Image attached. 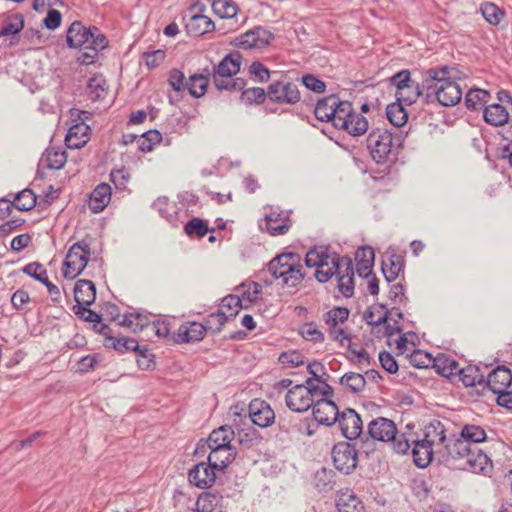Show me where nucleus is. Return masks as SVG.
Masks as SVG:
<instances>
[{"label":"nucleus","mask_w":512,"mask_h":512,"mask_svg":"<svg viewBox=\"0 0 512 512\" xmlns=\"http://www.w3.org/2000/svg\"><path fill=\"white\" fill-rule=\"evenodd\" d=\"M485 430L478 425L466 424L462 427L460 437L446 444L441 453V460L449 466L486 474L493 468L491 459L476 444L486 440Z\"/></svg>","instance_id":"f257e3e1"},{"label":"nucleus","mask_w":512,"mask_h":512,"mask_svg":"<svg viewBox=\"0 0 512 512\" xmlns=\"http://www.w3.org/2000/svg\"><path fill=\"white\" fill-rule=\"evenodd\" d=\"M456 69L450 66L429 68L422 80V88L425 89V101L428 103L437 100L439 104L450 107L458 104L462 98V90L459 84L452 79Z\"/></svg>","instance_id":"f03ea898"},{"label":"nucleus","mask_w":512,"mask_h":512,"mask_svg":"<svg viewBox=\"0 0 512 512\" xmlns=\"http://www.w3.org/2000/svg\"><path fill=\"white\" fill-rule=\"evenodd\" d=\"M66 42L70 48L83 49L77 61L81 65H91L98 59L100 51L108 47L107 37L96 26L86 27L74 21L66 32Z\"/></svg>","instance_id":"7ed1b4c3"},{"label":"nucleus","mask_w":512,"mask_h":512,"mask_svg":"<svg viewBox=\"0 0 512 512\" xmlns=\"http://www.w3.org/2000/svg\"><path fill=\"white\" fill-rule=\"evenodd\" d=\"M404 139L405 136L400 131L377 127L370 131L366 142L372 159L383 164L397 158Z\"/></svg>","instance_id":"20e7f679"},{"label":"nucleus","mask_w":512,"mask_h":512,"mask_svg":"<svg viewBox=\"0 0 512 512\" xmlns=\"http://www.w3.org/2000/svg\"><path fill=\"white\" fill-rule=\"evenodd\" d=\"M301 261L298 253H281L268 263L267 271L275 280H280L283 287L296 288L305 278Z\"/></svg>","instance_id":"39448f33"},{"label":"nucleus","mask_w":512,"mask_h":512,"mask_svg":"<svg viewBox=\"0 0 512 512\" xmlns=\"http://www.w3.org/2000/svg\"><path fill=\"white\" fill-rule=\"evenodd\" d=\"M241 59L239 52H233L213 66L212 80L219 91H239L246 86L243 78H233L240 71Z\"/></svg>","instance_id":"423d86ee"},{"label":"nucleus","mask_w":512,"mask_h":512,"mask_svg":"<svg viewBox=\"0 0 512 512\" xmlns=\"http://www.w3.org/2000/svg\"><path fill=\"white\" fill-rule=\"evenodd\" d=\"M395 452L405 454L412 447V457L414 464L419 468H426L432 461L434 453L441 456V449H434L427 444V440H421L413 432L401 433L398 440H395ZM443 463V461L440 459Z\"/></svg>","instance_id":"0eeeda50"},{"label":"nucleus","mask_w":512,"mask_h":512,"mask_svg":"<svg viewBox=\"0 0 512 512\" xmlns=\"http://www.w3.org/2000/svg\"><path fill=\"white\" fill-rule=\"evenodd\" d=\"M307 267H316L315 278L325 283L335 274L339 273L341 261L338 254H328V248L321 246L310 249L305 257Z\"/></svg>","instance_id":"6e6552de"},{"label":"nucleus","mask_w":512,"mask_h":512,"mask_svg":"<svg viewBox=\"0 0 512 512\" xmlns=\"http://www.w3.org/2000/svg\"><path fill=\"white\" fill-rule=\"evenodd\" d=\"M91 255L90 244L85 240L74 243L63 263V276L73 280L86 268Z\"/></svg>","instance_id":"1a4fd4ad"},{"label":"nucleus","mask_w":512,"mask_h":512,"mask_svg":"<svg viewBox=\"0 0 512 512\" xmlns=\"http://www.w3.org/2000/svg\"><path fill=\"white\" fill-rule=\"evenodd\" d=\"M332 459L334 467L345 475L351 474L358 464V450L355 444L349 441H342L332 448Z\"/></svg>","instance_id":"9d476101"},{"label":"nucleus","mask_w":512,"mask_h":512,"mask_svg":"<svg viewBox=\"0 0 512 512\" xmlns=\"http://www.w3.org/2000/svg\"><path fill=\"white\" fill-rule=\"evenodd\" d=\"M274 39L272 32L257 26L235 38L232 44L245 50L262 49L269 46Z\"/></svg>","instance_id":"9b49d317"},{"label":"nucleus","mask_w":512,"mask_h":512,"mask_svg":"<svg viewBox=\"0 0 512 512\" xmlns=\"http://www.w3.org/2000/svg\"><path fill=\"white\" fill-rule=\"evenodd\" d=\"M268 98L277 104L293 105L300 101L298 86L291 81H275L267 88Z\"/></svg>","instance_id":"f8f14e48"},{"label":"nucleus","mask_w":512,"mask_h":512,"mask_svg":"<svg viewBox=\"0 0 512 512\" xmlns=\"http://www.w3.org/2000/svg\"><path fill=\"white\" fill-rule=\"evenodd\" d=\"M368 434L373 440L381 442H392L393 450L395 451V440H398L399 435L395 423L384 417L373 419L368 424Z\"/></svg>","instance_id":"ddd939ff"},{"label":"nucleus","mask_w":512,"mask_h":512,"mask_svg":"<svg viewBox=\"0 0 512 512\" xmlns=\"http://www.w3.org/2000/svg\"><path fill=\"white\" fill-rule=\"evenodd\" d=\"M336 423H338L342 435L347 440H356L362 435L363 421L352 408H346L340 412Z\"/></svg>","instance_id":"4468645a"},{"label":"nucleus","mask_w":512,"mask_h":512,"mask_svg":"<svg viewBox=\"0 0 512 512\" xmlns=\"http://www.w3.org/2000/svg\"><path fill=\"white\" fill-rule=\"evenodd\" d=\"M234 437V431L229 426H220L217 429H214L208 439L205 442H202V440L197 444L195 454H199L200 452H205V448L212 449V448H220V449H226V448H235L231 445V441Z\"/></svg>","instance_id":"2eb2a0df"},{"label":"nucleus","mask_w":512,"mask_h":512,"mask_svg":"<svg viewBox=\"0 0 512 512\" xmlns=\"http://www.w3.org/2000/svg\"><path fill=\"white\" fill-rule=\"evenodd\" d=\"M216 472L208 462L202 461L189 470L188 481L197 488L207 489L215 483Z\"/></svg>","instance_id":"dca6fc26"},{"label":"nucleus","mask_w":512,"mask_h":512,"mask_svg":"<svg viewBox=\"0 0 512 512\" xmlns=\"http://www.w3.org/2000/svg\"><path fill=\"white\" fill-rule=\"evenodd\" d=\"M314 402L315 399L311 397L310 390H306L303 384L289 389L285 395L286 406L294 412H305Z\"/></svg>","instance_id":"f3484780"},{"label":"nucleus","mask_w":512,"mask_h":512,"mask_svg":"<svg viewBox=\"0 0 512 512\" xmlns=\"http://www.w3.org/2000/svg\"><path fill=\"white\" fill-rule=\"evenodd\" d=\"M313 407V416L318 424L332 426L337 422L340 411L338 406L331 399H315Z\"/></svg>","instance_id":"a211bd4d"},{"label":"nucleus","mask_w":512,"mask_h":512,"mask_svg":"<svg viewBox=\"0 0 512 512\" xmlns=\"http://www.w3.org/2000/svg\"><path fill=\"white\" fill-rule=\"evenodd\" d=\"M249 418L254 425L261 428L271 426L275 421V413L270 405L261 399H253L248 407Z\"/></svg>","instance_id":"6ab92c4d"},{"label":"nucleus","mask_w":512,"mask_h":512,"mask_svg":"<svg viewBox=\"0 0 512 512\" xmlns=\"http://www.w3.org/2000/svg\"><path fill=\"white\" fill-rule=\"evenodd\" d=\"M206 331L202 323L188 322L179 326L177 333L172 335V341L176 344L201 341Z\"/></svg>","instance_id":"aec40b11"},{"label":"nucleus","mask_w":512,"mask_h":512,"mask_svg":"<svg viewBox=\"0 0 512 512\" xmlns=\"http://www.w3.org/2000/svg\"><path fill=\"white\" fill-rule=\"evenodd\" d=\"M265 226L260 224L262 229H265L270 235L278 236L284 235L291 227V220L287 215L282 212L270 211L264 218Z\"/></svg>","instance_id":"412c9836"},{"label":"nucleus","mask_w":512,"mask_h":512,"mask_svg":"<svg viewBox=\"0 0 512 512\" xmlns=\"http://www.w3.org/2000/svg\"><path fill=\"white\" fill-rule=\"evenodd\" d=\"M512 382V373L505 366H498L493 369L487 379H485L484 387H487L493 393L507 389Z\"/></svg>","instance_id":"4be33fe9"},{"label":"nucleus","mask_w":512,"mask_h":512,"mask_svg":"<svg viewBox=\"0 0 512 512\" xmlns=\"http://www.w3.org/2000/svg\"><path fill=\"white\" fill-rule=\"evenodd\" d=\"M375 253L372 247H360L355 253L356 272L361 278H369L372 275Z\"/></svg>","instance_id":"5701e85b"},{"label":"nucleus","mask_w":512,"mask_h":512,"mask_svg":"<svg viewBox=\"0 0 512 512\" xmlns=\"http://www.w3.org/2000/svg\"><path fill=\"white\" fill-rule=\"evenodd\" d=\"M338 512H365L361 499L350 489L341 490L336 496Z\"/></svg>","instance_id":"b1692460"},{"label":"nucleus","mask_w":512,"mask_h":512,"mask_svg":"<svg viewBox=\"0 0 512 512\" xmlns=\"http://www.w3.org/2000/svg\"><path fill=\"white\" fill-rule=\"evenodd\" d=\"M210 453L207 462L216 470L224 472L225 469L235 460L237 451L236 448H212L209 449Z\"/></svg>","instance_id":"393cba45"},{"label":"nucleus","mask_w":512,"mask_h":512,"mask_svg":"<svg viewBox=\"0 0 512 512\" xmlns=\"http://www.w3.org/2000/svg\"><path fill=\"white\" fill-rule=\"evenodd\" d=\"M341 266H345L343 274L338 277V289L343 296L349 298L354 293V269L352 259L348 256L340 257Z\"/></svg>","instance_id":"a878e982"},{"label":"nucleus","mask_w":512,"mask_h":512,"mask_svg":"<svg viewBox=\"0 0 512 512\" xmlns=\"http://www.w3.org/2000/svg\"><path fill=\"white\" fill-rule=\"evenodd\" d=\"M76 305L90 306L96 299V286L91 280L80 279L74 287Z\"/></svg>","instance_id":"bb28decb"},{"label":"nucleus","mask_w":512,"mask_h":512,"mask_svg":"<svg viewBox=\"0 0 512 512\" xmlns=\"http://www.w3.org/2000/svg\"><path fill=\"white\" fill-rule=\"evenodd\" d=\"M421 440H427V444L434 449L445 447L446 434L444 424L439 420H435L426 425L424 437Z\"/></svg>","instance_id":"cd10ccee"},{"label":"nucleus","mask_w":512,"mask_h":512,"mask_svg":"<svg viewBox=\"0 0 512 512\" xmlns=\"http://www.w3.org/2000/svg\"><path fill=\"white\" fill-rule=\"evenodd\" d=\"M111 200V187L107 183L98 184L91 192L88 206L93 213L103 211Z\"/></svg>","instance_id":"c85d7f7f"},{"label":"nucleus","mask_w":512,"mask_h":512,"mask_svg":"<svg viewBox=\"0 0 512 512\" xmlns=\"http://www.w3.org/2000/svg\"><path fill=\"white\" fill-rule=\"evenodd\" d=\"M90 127L84 122L72 125L65 137V145L69 149H79L89 140L88 132Z\"/></svg>","instance_id":"c756f323"},{"label":"nucleus","mask_w":512,"mask_h":512,"mask_svg":"<svg viewBox=\"0 0 512 512\" xmlns=\"http://www.w3.org/2000/svg\"><path fill=\"white\" fill-rule=\"evenodd\" d=\"M185 27L189 35L200 36L213 31L215 24L208 16L196 14L190 17Z\"/></svg>","instance_id":"7c9ffc66"},{"label":"nucleus","mask_w":512,"mask_h":512,"mask_svg":"<svg viewBox=\"0 0 512 512\" xmlns=\"http://www.w3.org/2000/svg\"><path fill=\"white\" fill-rule=\"evenodd\" d=\"M404 258L398 254H390L382 260V272L387 282L396 280L404 270Z\"/></svg>","instance_id":"2f4dec72"},{"label":"nucleus","mask_w":512,"mask_h":512,"mask_svg":"<svg viewBox=\"0 0 512 512\" xmlns=\"http://www.w3.org/2000/svg\"><path fill=\"white\" fill-rule=\"evenodd\" d=\"M484 120L493 126H502L509 120V113L506 108L498 103L485 106L483 112Z\"/></svg>","instance_id":"473e14b6"},{"label":"nucleus","mask_w":512,"mask_h":512,"mask_svg":"<svg viewBox=\"0 0 512 512\" xmlns=\"http://www.w3.org/2000/svg\"><path fill=\"white\" fill-rule=\"evenodd\" d=\"M336 95H330L328 97H324L319 99L314 108L315 117L323 122L331 121L336 111Z\"/></svg>","instance_id":"72a5a7b5"},{"label":"nucleus","mask_w":512,"mask_h":512,"mask_svg":"<svg viewBox=\"0 0 512 512\" xmlns=\"http://www.w3.org/2000/svg\"><path fill=\"white\" fill-rule=\"evenodd\" d=\"M376 313H378V310H376L374 307L367 308L363 313L364 321L370 326H376V328L386 323L393 313L396 314L398 319L403 318V313L401 310L395 307H393L391 310H386L382 315L378 317H376Z\"/></svg>","instance_id":"f704fd0d"},{"label":"nucleus","mask_w":512,"mask_h":512,"mask_svg":"<svg viewBox=\"0 0 512 512\" xmlns=\"http://www.w3.org/2000/svg\"><path fill=\"white\" fill-rule=\"evenodd\" d=\"M335 112L332 117V124L335 128H339V126H344L347 123V120H349L352 115H356L357 113L353 110L352 103L349 101H340L337 97L336 99V105H335Z\"/></svg>","instance_id":"c9c22d12"},{"label":"nucleus","mask_w":512,"mask_h":512,"mask_svg":"<svg viewBox=\"0 0 512 512\" xmlns=\"http://www.w3.org/2000/svg\"><path fill=\"white\" fill-rule=\"evenodd\" d=\"M433 368L443 377L457 376L459 364L449 356L441 355L435 358Z\"/></svg>","instance_id":"e433bc0d"},{"label":"nucleus","mask_w":512,"mask_h":512,"mask_svg":"<svg viewBox=\"0 0 512 512\" xmlns=\"http://www.w3.org/2000/svg\"><path fill=\"white\" fill-rule=\"evenodd\" d=\"M457 376H459V379L466 387L483 385L485 383L484 375L480 373L479 368L476 366L459 367Z\"/></svg>","instance_id":"4c0bfd02"},{"label":"nucleus","mask_w":512,"mask_h":512,"mask_svg":"<svg viewBox=\"0 0 512 512\" xmlns=\"http://www.w3.org/2000/svg\"><path fill=\"white\" fill-rule=\"evenodd\" d=\"M386 115L389 122L394 126L392 131H399L398 128L406 124L408 114L400 102L389 104L386 108Z\"/></svg>","instance_id":"58836bf2"},{"label":"nucleus","mask_w":512,"mask_h":512,"mask_svg":"<svg viewBox=\"0 0 512 512\" xmlns=\"http://www.w3.org/2000/svg\"><path fill=\"white\" fill-rule=\"evenodd\" d=\"M490 93L484 89H470L465 95V105L468 110H478L486 105Z\"/></svg>","instance_id":"ea45409f"},{"label":"nucleus","mask_w":512,"mask_h":512,"mask_svg":"<svg viewBox=\"0 0 512 512\" xmlns=\"http://www.w3.org/2000/svg\"><path fill=\"white\" fill-rule=\"evenodd\" d=\"M335 473L331 469L322 467L314 475V484L319 492H328L333 490L335 485Z\"/></svg>","instance_id":"a19ab883"},{"label":"nucleus","mask_w":512,"mask_h":512,"mask_svg":"<svg viewBox=\"0 0 512 512\" xmlns=\"http://www.w3.org/2000/svg\"><path fill=\"white\" fill-rule=\"evenodd\" d=\"M368 128L369 125L367 119L363 115L357 113L356 115H352V117L347 120L346 125L339 126L338 129H343L347 131V133L351 136L356 137L366 133Z\"/></svg>","instance_id":"79ce46f5"},{"label":"nucleus","mask_w":512,"mask_h":512,"mask_svg":"<svg viewBox=\"0 0 512 512\" xmlns=\"http://www.w3.org/2000/svg\"><path fill=\"white\" fill-rule=\"evenodd\" d=\"M425 95V89L422 88V82H415L408 87L402 89L398 93H396V99L400 103H405L406 105H412L417 101V99Z\"/></svg>","instance_id":"37998d69"},{"label":"nucleus","mask_w":512,"mask_h":512,"mask_svg":"<svg viewBox=\"0 0 512 512\" xmlns=\"http://www.w3.org/2000/svg\"><path fill=\"white\" fill-rule=\"evenodd\" d=\"M230 320L229 316L223 309H219L216 312L210 313L204 320L203 326L205 331H210L213 334L219 333L222 330L223 325Z\"/></svg>","instance_id":"c03bdc74"},{"label":"nucleus","mask_w":512,"mask_h":512,"mask_svg":"<svg viewBox=\"0 0 512 512\" xmlns=\"http://www.w3.org/2000/svg\"><path fill=\"white\" fill-rule=\"evenodd\" d=\"M220 309H223L229 318L233 319L241 309H247V305L243 303V299L239 295L230 294L221 300Z\"/></svg>","instance_id":"a18cd8bd"},{"label":"nucleus","mask_w":512,"mask_h":512,"mask_svg":"<svg viewBox=\"0 0 512 512\" xmlns=\"http://www.w3.org/2000/svg\"><path fill=\"white\" fill-rule=\"evenodd\" d=\"M105 346L112 347L119 353L124 354L129 351H134L135 348L138 347V341L133 338H129V337L108 336L106 338Z\"/></svg>","instance_id":"49530a36"},{"label":"nucleus","mask_w":512,"mask_h":512,"mask_svg":"<svg viewBox=\"0 0 512 512\" xmlns=\"http://www.w3.org/2000/svg\"><path fill=\"white\" fill-rule=\"evenodd\" d=\"M37 204V196L31 189H23L16 194L13 200V206L20 211H28Z\"/></svg>","instance_id":"de8ad7c7"},{"label":"nucleus","mask_w":512,"mask_h":512,"mask_svg":"<svg viewBox=\"0 0 512 512\" xmlns=\"http://www.w3.org/2000/svg\"><path fill=\"white\" fill-rule=\"evenodd\" d=\"M238 295L243 299V303L249 308L257 299L258 295L262 292V286L256 282L249 284H241L238 288Z\"/></svg>","instance_id":"09e8293b"},{"label":"nucleus","mask_w":512,"mask_h":512,"mask_svg":"<svg viewBox=\"0 0 512 512\" xmlns=\"http://www.w3.org/2000/svg\"><path fill=\"white\" fill-rule=\"evenodd\" d=\"M107 88V81L102 75H94L88 80L87 90L94 100L103 99L107 94Z\"/></svg>","instance_id":"8fccbe9b"},{"label":"nucleus","mask_w":512,"mask_h":512,"mask_svg":"<svg viewBox=\"0 0 512 512\" xmlns=\"http://www.w3.org/2000/svg\"><path fill=\"white\" fill-rule=\"evenodd\" d=\"M241 96L240 100L245 105H258L265 101L267 96V91L260 87H252L245 89V87L240 90Z\"/></svg>","instance_id":"3c124183"},{"label":"nucleus","mask_w":512,"mask_h":512,"mask_svg":"<svg viewBox=\"0 0 512 512\" xmlns=\"http://www.w3.org/2000/svg\"><path fill=\"white\" fill-rule=\"evenodd\" d=\"M24 27V18L22 14H13L9 16L0 29V37L15 35Z\"/></svg>","instance_id":"603ef678"},{"label":"nucleus","mask_w":512,"mask_h":512,"mask_svg":"<svg viewBox=\"0 0 512 512\" xmlns=\"http://www.w3.org/2000/svg\"><path fill=\"white\" fill-rule=\"evenodd\" d=\"M184 231L189 237L202 238L207 232H214V228L209 229L206 221L195 217L185 224Z\"/></svg>","instance_id":"864d4df0"},{"label":"nucleus","mask_w":512,"mask_h":512,"mask_svg":"<svg viewBox=\"0 0 512 512\" xmlns=\"http://www.w3.org/2000/svg\"><path fill=\"white\" fill-rule=\"evenodd\" d=\"M212 9L221 18H233L238 12L237 4L232 0H213Z\"/></svg>","instance_id":"5fc2aeb1"},{"label":"nucleus","mask_w":512,"mask_h":512,"mask_svg":"<svg viewBox=\"0 0 512 512\" xmlns=\"http://www.w3.org/2000/svg\"><path fill=\"white\" fill-rule=\"evenodd\" d=\"M340 383L353 393L361 392L366 384V378L360 373L348 372L340 378Z\"/></svg>","instance_id":"6e6d98bb"},{"label":"nucleus","mask_w":512,"mask_h":512,"mask_svg":"<svg viewBox=\"0 0 512 512\" xmlns=\"http://www.w3.org/2000/svg\"><path fill=\"white\" fill-rule=\"evenodd\" d=\"M161 140L162 135L158 130H148L139 137L138 148L142 152H150Z\"/></svg>","instance_id":"4d7b16f0"},{"label":"nucleus","mask_w":512,"mask_h":512,"mask_svg":"<svg viewBox=\"0 0 512 512\" xmlns=\"http://www.w3.org/2000/svg\"><path fill=\"white\" fill-rule=\"evenodd\" d=\"M207 80L202 75H191L188 79L187 90L195 98L202 97L207 92Z\"/></svg>","instance_id":"13d9d810"},{"label":"nucleus","mask_w":512,"mask_h":512,"mask_svg":"<svg viewBox=\"0 0 512 512\" xmlns=\"http://www.w3.org/2000/svg\"><path fill=\"white\" fill-rule=\"evenodd\" d=\"M481 12L485 20L491 25H498L503 19L505 13L497 5L486 2L481 5Z\"/></svg>","instance_id":"bf43d9fd"},{"label":"nucleus","mask_w":512,"mask_h":512,"mask_svg":"<svg viewBox=\"0 0 512 512\" xmlns=\"http://www.w3.org/2000/svg\"><path fill=\"white\" fill-rule=\"evenodd\" d=\"M219 499L216 494L203 492L196 501L197 511L199 512H216Z\"/></svg>","instance_id":"052dcab7"},{"label":"nucleus","mask_w":512,"mask_h":512,"mask_svg":"<svg viewBox=\"0 0 512 512\" xmlns=\"http://www.w3.org/2000/svg\"><path fill=\"white\" fill-rule=\"evenodd\" d=\"M67 161L66 153L62 150L50 148L46 150L47 167L54 170L61 169Z\"/></svg>","instance_id":"680f3d73"},{"label":"nucleus","mask_w":512,"mask_h":512,"mask_svg":"<svg viewBox=\"0 0 512 512\" xmlns=\"http://www.w3.org/2000/svg\"><path fill=\"white\" fill-rule=\"evenodd\" d=\"M349 317V310L346 307H334L324 315V321L329 326H337L344 323Z\"/></svg>","instance_id":"e2e57ef3"},{"label":"nucleus","mask_w":512,"mask_h":512,"mask_svg":"<svg viewBox=\"0 0 512 512\" xmlns=\"http://www.w3.org/2000/svg\"><path fill=\"white\" fill-rule=\"evenodd\" d=\"M22 271L26 275L42 284H45L49 280L47 277V270L39 262H32L25 265Z\"/></svg>","instance_id":"0e129e2a"},{"label":"nucleus","mask_w":512,"mask_h":512,"mask_svg":"<svg viewBox=\"0 0 512 512\" xmlns=\"http://www.w3.org/2000/svg\"><path fill=\"white\" fill-rule=\"evenodd\" d=\"M402 332V327L398 325V320H395L394 324H391V322H386L382 324L381 326L377 327L372 326L371 333L376 338H391L397 333Z\"/></svg>","instance_id":"69168bd1"},{"label":"nucleus","mask_w":512,"mask_h":512,"mask_svg":"<svg viewBox=\"0 0 512 512\" xmlns=\"http://www.w3.org/2000/svg\"><path fill=\"white\" fill-rule=\"evenodd\" d=\"M304 359V355L297 350L282 352L278 357V361L285 367L289 368L302 365L304 363Z\"/></svg>","instance_id":"338daca9"},{"label":"nucleus","mask_w":512,"mask_h":512,"mask_svg":"<svg viewBox=\"0 0 512 512\" xmlns=\"http://www.w3.org/2000/svg\"><path fill=\"white\" fill-rule=\"evenodd\" d=\"M301 336L313 343H321L324 341V334L317 328L314 323H305L299 330Z\"/></svg>","instance_id":"774afa93"}]
</instances>
